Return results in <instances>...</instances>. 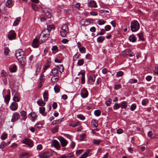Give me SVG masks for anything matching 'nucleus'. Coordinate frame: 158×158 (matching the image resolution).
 Wrapping results in <instances>:
<instances>
[{"label": "nucleus", "instance_id": "1", "mask_svg": "<svg viewBox=\"0 0 158 158\" xmlns=\"http://www.w3.org/2000/svg\"><path fill=\"white\" fill-rule=\"evenodd\" d=\"M16 57L22 64L24 65L26 62V59L24 52L22 50H17L16 52Z\"/></svg>", "mask_w": 158, "mask_h": 158}, {"label": "nucleus", "instance_id": "2", "mask_svg": "<svg viewBox=\"0 0 158 158\" xmlns=\"http://www.w3.org/2000/svg\"><path fill=\"white\" fill-rule=\"evenodd\" d=\"M49 36V32L47 30H44L41 33L39 40L42 43L47 40Z\"/></svg>", "mask_w": 158, "mask_h": 158}, {"label": "nucleus", "instance_id": "3", "mask_svg": "<svg viewBox=\"0 0 158 158\" xmlns=\"http://www.w3.org/2000/svg\"><path fill=\"white\" fill-rule=\"evenodd\" d=\"M69 31L68 26L65 24L63 25L61 28L60 31V35L63 37H65Z\"/></svg>", "mask_w": 158, "mask_h": 158}, {"label": "nucleus", "instance_id": "4", "mask_svg": "<svg viewBox=\"0 0 158 158\" xmlns=\"http://www.w3.org/2000/svg\"><path fill=\"white\" fill-rule=\"evenodd\" d=\"M139 24L137 21H134L131 24V30L133 32L137 31L139 28Z\"/></svg>", "mask_w": 158, "mask_h": 158}, {"label": "nucleus", "instance_id": "5", "mask_svg": "<svg viewBox=\"0 0 158 158\" xmlns=\"http://www.w3.org/2000/svg\"><path fill=\"white\" fill-rule=\"evenodd\" d=\"M42 9L44 13L48 18H50L51 17L52 12L51 10L50 9L44 7H42Z\"/></svg>", "mask_w": 158, "mask_h": 158}, {"label": "nucleus", "instance_id": "6", "mask_svg": "<svg viewBox=\"0 0 158 158\" xmlns=\"http://www.w3.org/2000/svg\"><path fill=\"white\" fill-rule=\"evenodd\" d=\"M23 143L27 145L30 147H32L33 145L32 141L28 138H25L22 141Z\"/></svg>", "mask_w": 158, "mask_h": 158}, {"label": "nucleus", "instance_id": "7", "mask_svg": "<svg viewBox=\"0 0 158 158\" xmlns=\"http://www.w3.org/2000/svg\"><path fill=\"white\" fill-rule=\"evenodd\" d=\"M16 36V34L15 31L14 30H11L10 31L8 34V39L11 40L15 39Z\"/></svg>", "mask_w": 158, "mask_h": 158}, {"label": "nucleus", "instance_id": "8", "mask_svg": "<svg viewBox=\"0 0 158 158\" xmlns=\"http://www.w3.org/2000/svg\"><path fill=\"white\" fill-rule=\"evenodd\" d=\"M51 155L50 152H43L41 153L39 156L40 158H48L51 156Z\"/></svg>", "mask_w": 158, "mask_h": 158}, {"label": "nucleus", "instance_id": "9", "mask_svg": "<svg viewBox=\"0 0 158 158\" xmlns=\"http://www.w3.org/2000/svg\"><path fill=\"white\" fill-rule=\"evenodd\" d=\"M19 117L20 115L19 113L17 112H15L13 114L11 121L12 122H14L15 121L18 120Z\"/></svg>", "mask_w": 158, "mask_h": 158}, {"label": "nucleus", "instance_id": "10", "mask_svg": "<svg viewBox=\"0 0 158 158\" xmlns=\"http://www.w3.org/2000/svg\"><path fill=\"white\" fill-rule=\"evenodd\" d=\"M41 41H39V40L36 38L34 39L33 43L32 44V46L34 48H36L38 47L40 43H41Z\"/></svg>", "mask_w": 158, "mask_h": 158}, {"label": "nucleus", "instance_id": "11", "mask_svg": "<svg viewBox=\"0 0 158 158\" xmlns=\"http://www.w3.org/2000/svg\"><path fill=\"white\" fill-rule=\"evenodd\" d=\"M81 95L83 98L87 97L88 95L87 90L85 88L82 89L81 90Z\"/></svg>", "mask_w": 158, "mask_h": 158}, {"label": "nucleus", "instance_id": "12", "mask_svg": "<svg viewBox=\"0 0 158 158\" xmlns=\"http://www.w3.org/2000/svg\"><path fill=\"white\" fill-rule=\"evenodd\" d=\"M95 76L93 74L91 75L88 79V82L90 84H93L95 81Z\"/></svg>", "mask_w": 158, "mask_h": 158}, {"label": "nucleus", "instance_id": "13", "mask_svg": "<svg viewBox=\"0 0 158 158\" xmlns=\"http://www.w3.org/2000/svg\"><path fill=\"white\" fill-rule=\"evenodd\" d=\"M81 24L83 26H86L90 24V22L86 19H82L80 21Z\"/></svg>", "mask_w": 158, "mask_h": 158}, {"label": "nucleus", "instance_id": "14", "mask_svg": "<svg viewBox=\"0 0 158 158\" xmlns=\"http://www.w3.org/2000/svg\"><path fill=\"white\" fill-rule=\"evenodd\" d=\"M59 140L60 143L61 144L62 146L63 147L66 146L67 143L68 142L67 140L64 139L63 137H60L59 138Z\"/></svg>", "mask_w": 158, "mask_h": 158}, {"label": "nucleus", "instance_id": "15", "mask_svg": "<svg viewBox=\"0 0 158 158\" xmlns=\"http://www.w3.org/2000/svg\"><path fill=\"white\" fill-rule=\"evenodd\" d=\"M18 107V104L15 102H12L10 106V109L12 111L16 110L17 109Z\"/></svg>", "mask_w": 158, "mask_h": 158}, {"label": "nucleus", "instance_id": "16", "mask_svg": "<svg viewBox=\"0 0 158 158\" xmlns=\"http://www.w3.org/2000/svg\"><path fill=\"white\" fill-rule=\"evenodd\" d=\"M52 143V144L54 147L56 148L57 149L59 150V143L56 140H53Z\"/></svg>", "mask_w": 158, "mask_h": 158}, {"label": "nucleus", "instance_id": "17", "mask_svg": "<svg viewBox=\"0 0 158 158\" xmlns=\"http://www.w3.org/2000/svg\"><path fill=\"white\" fill-rule=\"evenodd\" d=\"M88 6L89 7L94 8L97 7L96 2L94 0L90 1L88 3Z\"/></svg>", "mask_w": 158, "mask_h": 158}, {"label": "nucleus", "instance_id": "18", "mask_svg": "<svg viewBox=\"0 0 158 158\" xmlns=\"http://www.w3.org/2000/svg\"><path fill=\"white\" fill-rule=\"evenodd\" d=\"M10 143V141L8 142L7 143H5L4 142H2L0 144V148L2 149H3L6 146L8 145Z\"/></svg>", "mask_w": 158, "mask_h": 158}, {"label": "nucleus", "instance_id": "19", "mask_svg": "<svg viewBox=\"0 0 158 158\" xmlns=\"http://www.w3.org/2000/svg\"><path fill=\"white\" fill-rule=\"evenodd\" d=\"M80 125V123L79 121H77L73 123V122H71L69 123V125L74 127Z\"/></svg>", "mask_w": 158, "mask_h": 158}, {"label": "nucleus", "instance_id": "20", "mask_svg": "<svg viewBox=\"0 0 158 158\" xmlns=\"http://www.w3.org/2000/svg\"><path fill=\"white\" fill-rule=\"evenodd\" d=\"M78 75H81V82L82 84H84L85 82V73H82L80 72L78 73Z\"/></svg>", "mask_w": 158, "mask_h": 158}, {"label": "nucleus", "instance_id": "21", "mask_svg": "<svg viewBox=\"0 0 158 158\" xmlns=\"http://www.w3.org/2000/svg\"><path fill=\"white\" fill-rule=\"evenodd\" d=\"M131 52V51L129 49H127L122 52V54L124 57H125Z\"/></svg>", "mask_w": 158, "mask_h": 158}, {"label": "nucleus", "instance_id": "22", "mask_svg": "<svg viewBox=\"0 0 158 158\" xmlns=\"http://www.w3.org/2000/svg\"><path fill=\"white\" fill-rule=\"evenodd\" d=\"M129 39L131 42H135L136 40V38L134 35H130Z\"/></svg>", "mask_w": 158, "mask_h": 158}, {"label": "nucleus", "instance_id": "23", "mask_svg": "<svg viewBox=\"0 0 158 158\" xmlns=\"http://www.w3.org/2000/svg\"><path fill=\"white\" fill-rule=\"evenodd\" d=\"M44 99L45 101H47L48 98V92H44L43 94Z\"/></svg>", "mask_w": 158, "mask_h": 158}, {"label": "nucleus", "instance_id": "24", "mask_svg": "<svg viewBox=\"0 0 158 158\" xmlns=\"http://www.w3.org/2000/svg\"><path fill=\"white\" fill-rule=\"evenodd\" d=\"M10 70L11 72H15L16 71L17 68L15 65H13L10 67Z\"/></svg>", "mask_w": 158, "mask_h": 158}, {"label": "nucleus", "instance_id": "25", "mask_svg": "<svg viewBox=\"0 0 158 158\" xmlns=\"http://www.w3.org/2000/svg\"><path fill=\"white\" fill-rule=\"evenodd\" d=\"M63 118H62L60 119H59L57 120H56L53 121L52 123L53 125H56L60 123L63 120Z\"/></svg>", "mask_w": 158, "mask_h": 158}, {"label": "nucleus", "instance_id": "26", "mask_svg": "<svg viewBox=\"0 0 158 158\" xmlns=\"http://www.w3.org/2000/svg\"><path fill=\"white\" fill-rule=\"evenodd\" d=\"M37 103L39 106H44L45 104V103L43 100L40 99L38 100Z\"/></svg>", "mask_w": 158, "mask_h": 158}, {"label": "nucleus", "instance_id": "27", "mask_svg": "<svg viewBox=\"0 0 158 158\" xmlns=\"http://www.w3.org/2000/svg\"><path fill=\"white\" fill-rule=\"evenodd\" d=\"M89 151L88 150L86 152H84L79 158H86L88 156Z\"/></svg>", "mask_w": 158, "mask_h": 158}, {"label": "nucleus", "instance_id": "28", "mask_svg": "<svg viewBox=\"0 0 158 158\" xmlns=\"http://www.w3.org/2000/svg\"><path fill=\"white\" fill-rule=\"evenodd\" d=\"M51 80L52 82L55 83L58 81L59 78L58 76H53L52 77Z\"/></svg>", "mask_w": 158, "mask_h": 158}, {"label": "nucleus", "instance_id": "29", "mask_svg": "<svg viewBox=\"0 0 158 158\" xmlns=\"http://www.w3.org/2000/svg\"><path fill=\"white\" fill-rule=\"evenodd\" d=\"M7 136H8L7 134L5 132H3L1 135V139L2 140H4L7 138Z\"/></svg>", "mask_w": 158, "mask_h": 158}, {"label": "nucleus", "instance_id": "30", "mask_svg": "<svg viewBox=\"0 0 158 158\" xmlns=\"http://www.w3.org/2000/svg\"><path fill=\"white\" fill-rule=\"evenodd\" d=\"M20 20V18L19 17H18L14 21L13 23V26H16L18 24Z\"/></svg>", "mask_w": 158, "mask_h": 158}, {"label": "nucleus", "instance_id": "31", "mask_svg": "<svg viewBox=\"0 0 158 158\" xmlns=\"http://www.w3.org/2000/svg\"><path fill=\"white\" fill-rule=\"evenodd\" d=\"M105 39L104 36H100L97 38V41L98 43H102Z\"/></svg>", "mask_w": 158, "mask_h": 158}, {"label": "nucleus", "instance_id": "32", "mask_svg": "<svg viewBox=\"0 0 158 158\" xmlns=\"http://www.w3.org/2000/svg\"><path fill=\"white\" fill-rule=\"evenodd\" d=\"M52 50L53 53H55L58 51V47L56 46H52Z\"/></svg>", "mask_w": 158, "mask_h": 158}, {"label": "nucleus", "instance_id": "33", "mask_svg": "<svg viewBox=\"0 0 158 158\" xmlns=\"http://www.w3.org/2000/svg\"><path fill=\"white\" fill-rule=\"evenodd\" d=\"M127 103L124 101H123L122 102L121 107L122 109H125L127 108Z\"/></svg>", "mask_w": 158, "mask_h": 158}, {"label": "nucleus", "instance_id": "34", "mask_svg": "<svg viewBox=\"0 0 158 158\" xmlns=\"http://www.w3.org/2000/svg\"><path fill=\"white\" fill-rule=\"evenodd\" d=\"M59 70L60 73H62L64 72V68L62 65L60 64L58 66H57Z\"/></svg>", "mask_w": 158, "mask_h": 158}, {"label": "nucleus", "instance_id": "35", "mask_svg": "<svg viewBox=\"0 0 158 158\" xmlns=\"http://www.w3.org/2000/svg\"><path fill=\"white\" fill-rule=\"evenodd\" d=\"M20 113L21 116L23 117V119L24 120H25L26 118L25 117L26 115V112L24 111H22L20 112Z\"/></svg>", "mask_w": 158, "mask_h": 158}, {"label": "nucleus", "instance_id": "36", "mask_svg": "<svg viewBox=\"0 0 158 158\" xmlns=\"http://www.w3.org/2000/svg\"><path fill=\"white\" fill-rule=\"evenodd\" d=\"M60 89V87L58 85H56L54 87V90L56 93H58Z\"/></svg>", "mask_w": 158, "mask_h": 158}, {"label": "nucleus", "instance_id": "37", "mask_svg": "<svg viewBox=\"0 0 158 158\" xmlns=\"http://www.w3.org/2000/svg\"><path fill=\"white\" fill-rule=\"evenodd\" d=\"M10 99V96L7 95L4 97V100L6 103H8Z\"/></svg>", "mask_w": 158, "mask_h": 158}, {"label": "nucleus", "instance_id": "38", "mask_svg": "<svg viewBox=\"0 0 158 158\" xmlns=\"http://www.w3.org/2000/svg\"><path fill=\"white\" fill-rule=\"evenodd\" d=\"M29 156V154L27 153H23L20 156V157L21 158H28Z\"/></svg>", "mask_w": 158, "mask_h": 158}, {"label": "nucleus", "instance_id": "39", "mask_svg": "<svg viewBox=\"0 0 158 158\" xmlns=\"http://www.w3.org/2000/svg\"><path fill=\"white\" fill-rule=\"evenodd\" d=\"M92 123L94 127H97L98 126L97 121L95 120H93L92 121Z\"/></svg>", "mask_w": 158, "mask_h": 158}, {"label": "nucleus", "instance_id": "40", "mask_svg": "<svg viewBox=\"0 0 158 158\" xmlns=\"http://www.w3.org/2000/svg\"><path fill=\"white\" fill-rule=\"evenodd\" d=\"M105 22L106 21H105L104 20L100 19L98 21L97 23L99 25H101L104 24Z\"/></svg>", "mask_w": 158, "mask_h": 158}, {"label": "nucleus", "instance_id": "41", "mask_svg": "<svg viewBox=\"0 0 158 158\" xmlns=\"http://www.w3.org/2000/svg\"><path fill=\"white\" fill-rule=\"evenodd\" d=\"M31 7L32 9L35 11H37L38 10V7L35 5L34 4H31Z\"/></svg>", "mask_w": 158, "mask_h": 158}, {"label": "nucleus", "instance_id": "42", "mask_svg": "<svg viewBox=\"0 0 158 158\" xmlns=\"http://www.w3.org/2000/svg\"><path fill=\"white\" fill-rule=\"evenodd\" d=\"M6 5L9 7H10L12 6V2L11 0H8L6 3Z\"/></svg>", "mask_w": 158, "mask_h": 158}, {"label": "nucleus", "instance_id": "43", "mask_svg": "<svg viewBox=\"0 0 158 158\" xmlns=\"http://www.w3.org/2000/svg\"><path fill=\"white\" fill-rule=\"evenodd\" d=\"M51 72L53 75H55L56 74L58 73V69L56 68H54L52 69Z\"/></svg>", "mask_w": 158, "mask_h": 158}, {"label": "nucleus", "instance_id": "44", "mask_svg": "<svg viewBox=\"0 0 158 158\" xmlns=\"http://www.w3.org/2000/svg\"><path fill=\"white\" fill-rule=\"evenodd\" d=\"M93 142L94 144L98 145L102 142V141L99 139H94L93 140Z\"/></svg>", "mask_w": 158, "mask_h": 158}, {"label": "nucleus", "instance_id": "45", "mask_svg": "<svg viewBox=\"0 0 158 158\" xmlns=\"http://www.w3.org/2000/svg\"><path fill=\"white\" fill-rule=\"evenodd\" d=\"M36 72H39L40 71L41 68V66L40 64H37L36 65Z\"/></svg>", "mask_w": 158, "mask_h": 158}, {"label": "nucleus", "instance_id": "46", "mask_svg": "<svg viewBox=\"0 0 158 158\" xmlns=\"http://www.w3.org/2000/svg\"><path fill=\"white\" fill-rule=\"evenodd\" d=\"M10 52V50L8 48H5L4 50V54L5 55H8Z\"/></svg>", "mask_w": 158, "mask_h": 158}, {"label": "nucleus", "instance_id": "47", "mask_svg": "<svg viewBox=\"0 0 158 158\" xmlns=\"http://www.w3.org/2000/svg\"><path fill=\"white\" fill-rule=\"evenodd\" d=\"M45 110V108L44 107H40L39 112L40 113L42 114L44 113Z\"/></svg>", "mask_w": 158, "mask_h": 158}, {"label": "nucleus", "instance_id": "48", "mask_svg": "<svg viewBox=\"0 0 158 158\" xmlns=\"http://www.w3.org/2000/svg\"><path fill=\"white\" fill-rule=\"evenodd\" d=\"M94 114L95 116H98L101 114V112L99 110H96L94 111Z\"/></svg>", "mask_w": 158, "mask_h": 158}, {"label": "nucleus", "instance_id": "49", "mask_svg": "<svg viewBox=\"0 0 158 158\" xmlns=\"http://www.w3.org/2000/svg\"><path fill=\"white\" fill-rule=\"evenodd\" d=\"M53 25H48L47 26V29L44 30H47L49 32V31H51L52 29H53Z\"/></svg>", "mask_w": 158, "mask_h": 158}, {"label": "nucleus", "instance_id": "50", "mask_svg": "<svg viewBox=\"0 0 158 158\" xmlns=\"http://www.w3.org/2000/svg\"><path fill=\"white\" fill-rule=\"evenodd\" d=\"M30 115L33 118L35 119L37 117V116L34 112L31 113Z\"/></svg>", "mask_w": 158, "mask_h": 158}, {"label": "nucleus", "instance_id": "51", "mask_svg": "<svg viewBox=\"0 0 158 158\" xmlns=\"http://www.w3.org/2000/svg\"><path fill=\"white\" fill-rule=\"evenodd\" d=\"M77 117L81 120H84L85 119V117L82 114H78L77 116Z\"/></svg>", "mask_w": 158, "mask_h": 158}, {"label": "nucleus", "instance_id": "52", "mask_svg": "<svg viewBox=\"0 0 158 158\" xmlns=\"http://www.w3.org/2000/svg\"><path fill=\"white\" fill-rule=\"evenodd\" d=\"M136 108V105L134 104H132L130 107V110L131 111H134Z\"/></svg>", "mask_w": 158, "mask_h": 158}, {"label": "nucleus", "instance_id": "53", "mask_svg": "<svg viewBox=\"0 0 158 158\" xmlns=\"http://www.w3.org/2000/svg\"><path fill=\"white\" fill-rule=\"evenodd\" d=\"M84 61L82 59L79 60L77 62V64L79 66H81L84 64Z\"/></svg>", "mask_w": 158, "mask_h": 158}, {"label": "nucleus", "instance_id": "54", "mask_svg": "<svg viewBox=\"0 0 158 158\" xmlns=\"http://www.w3.org/2000/svg\"><path fill=\"white\" fill-rule=\"evenodd\" d=\"M20 100V98L17 96H14L13 98V100L15 102H19Z\"/></svg>", "mask_w": 158, "mask_h": 158}, {"label": "nucleus", "instance_id": "55", "mask_svg": "<svg viewBox=\"0 0 158 158\" xmlns=\"http://www.w3.org/2000/svg\"><path fill=\"white\" fill-rule=\"evenodd\" d=\"M79 50L80 52L82 53H84L85 51V49L84 47L81 48H79Z\"/></svg>", "mask_w": 158, "mask_h": 158}, {"label": "nucleus", "instance_id": "56", "mask_svg": "<svg viewBox=\"0 0 158 158\" xmlns=\"http://www.w3.org/2000/svg\"><path fill=\"white\" fill-rule=\"evenodd\" d=\"M137 82V80L136 79H130L129 80L128 82L129 83H136Z\"/></svg>", "mask_w": 158, "mask_h": 158}, {"label": "nucleus", "instance_id": "57", "mask_svg": "<svg viewBox=\"0 0 158 158\" xmlns=\"http://www.w3.org/2000/svg\"><path fill=\"white\" fill-rule=\"evenodd\" d=\"M123 74V72L122 71H119L116 74V76L117 77H121Z\"/></svg>", "mask_w": 158, "mask_h": 158}, {"label": "nucleus", "instance_id": "58", "mask_svg": "<svg viewBox=\"0 0 158 158\" xmlns=\"http://www.w3.org/2000/svg\"><path fill=\"white\" fill-rule=\"evenodd\" d=\"M83 150L82 149H79L77 150L76 152V154L77 155H78L82 153Z\"/></svg>", "mask_w": 158, "mask_h": 158}, {"label": "nucleus", "instance_id": "59", "mask_svg": "<svg viewBox=\"0 0 158 158\" xmlns=\"http://www.w3.org/2000/svg\"><path fill=\"white\" fill-rule=\"evenodd\" d=\"M137 35L139 36V39L141 40H143V34L142 33H139L137 34Z\"/></svg>", "mask_w": 158, "mask_h": 158}, {"label": "nucleus", "instance_id": "60", "mask_svg": "<svg viewBox=\"0 0 158 158\" xmlns=\"http://www.w3.org/2000/svg\"><path fill=\"white\" fill-rule=\"evenodd\" d=\"M120 107V105L119 104H116L114 105L113 106V108L114 109H117L119 108Z\"/></svg>", "mask_w": 158, "mask_h": 158}, {"label": "nucleus", "instance_id": "61", "mask_svg": "<svg viewBox=\"0 0 158 158\" xmlns=\"http://www.w3.org/2000/svg\"><path fill=\"white\" fill-rule=\"evenodd\" d=\"M105 29L106 31H108L111 29V26L109 25H106L105 27Z\"/></svg>", "mask_w": 158, "mask_h": 158}, {"label": "nucleus", "instance_id": "62", "mask_svg": "<svg viewBox=\"0 0 158 158\" xmlns=\"http://www.w3.org/2000/svg\"><path fill=\"white\" fill-rule=\"evenodd\" d=\"M154 72L155 74L158 75V66L155 67V69L154 70Z\"/></svg>", "mask_w": 158, "mask_h": 158}, {"label": "nucleus", "instance_id": "63", "mask_svg": "<svg viewBox=\"0 0 158 158\" xmlns=\"http://www.w3.org/2000/svg\"><path fill=\"white\" fill-rule=\"evenodd\" d=\"M123 132V130L121 129H118L117 131V133L118 134H120Z\"/></svg>", "mask_w": 158, "mask_h": 158}, {"label": "nucleus", "instance_id": "64", "mask_svg": "<svg viewBox=\"0 0 158 158\" xmlns=\"http://www.w3.org/2000/svg\"><path fill=\"white\" fill-rule=\"evenodd\" d=\"M121 88V85L120 84L116 85H115L114 89H118Z\"/></svg>", "mask_w": 158, "mask_h": 158}]
</instances>
